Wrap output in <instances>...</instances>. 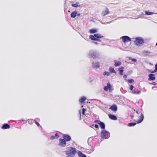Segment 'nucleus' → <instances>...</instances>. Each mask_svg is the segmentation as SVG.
I'll return each instance as SVG.
<instances>
[{
	"label": "nucleus",
	"instance_id": "44",
	"mask_svg": "<svg viewBox=\"0 0 157 157\" xmlns=\"http://www.w3.org/2000/svg\"><path fill=\"white\" fill-rule=\"evenodd\" d=\"M156 46H157V43H156Z\"/></svg>",
	"mask_w": 157,
	"mask_h": 157
},
{
	"label": "nucleus",
	"instance_id": "29",
	"mask_svg": "<svg viewBox=\"0 0 157 157\" xmlns=\"http://www.w3.org/2000/svg\"><path fill=\"white\" fill-rule=\"evenodd\" d=\"M128 82L129 83H132L134 82V80L133 79H130L128 80Z\"/></svg>",
	"mask_w": 157,
	"mask_h": 157
},
{
	"label": "nucleus",
	"instance_id": "17",
	"mask_svg": "<svg viewBox=\"0 0 157 157\" xmlns=\"http://www.w3.org/2000/svg\"><path fill=\"white\" fill-rule=\"evenodd\" d=\"M98 124L100 126L101 128L102 129H104L105 128V126L104 124L102 122H100L98 123Z\"/></svg>",
	"mask_w": 157,
	"mask_h": 157
},
{
	"label": "nucleus",
	"instance_id": "9",
	"mask_svg": "<svg viewBox=\"0 0 157 157\" xmlns=\"http://www.w3.org/2000/svg\"><path fill=\"white\" fill-rule=\"evenodd\" d=\"M155 75L154 74H150L148 75V80H155Z\"/></svg>",
	"mask_w": 157,
	"mask_h": 157
},
{
	"label": "nucleus",
	"instance_id": "7",
	"mask_svg": "<svg viewBox=\"0 0 157 157\" xmlns=\"http://www.w3.org/2000/svg\"><path fill=\"white\" fill-rule=\"evenodd\" d=\"M109 13L110 12L108 8L106 7L105 9L104 10L102 11L101 14L103 16H105L109 14Z\"/></svg>",
	"mask_w": 157,
	"mask_h": 157
},
{
	"label": "nucleus",
	"instance_id": "36",
	"mask_svg": "<svg viewBox=\"0 0 157 157\" xmlns=\"http://www.w3.org/2000/svg\"><path fill=\"white\" fill-rule=\"evenodd\" d=\"M100 122H101V121H100V120H96L95 121H94V123H98H98H99Z\"/></svg>",
	"mask_w": 157,
	"mask_h": 157
},
{
	"label": "nucleus",
	"instance_id": "38",
	"mask_svg": "<svg viewBox=\"0 0 157 157\" xmlns=\"http://www.w3.org/2000/svg\"><path fill=\"white\" fill-rule=\"evenodd\" d=\"M132 61H133L134 62H136V60L135 59H134V58L133 59H132Z\"/></svg>",
	"mask_w": 157,
	"mask_h": 157
},
{
	"label": "nucleus",
	"instance_id": "8",
	"mask_svg": "<svg viewBox=\"0 0 157 157\" xmlns=\"http://www.w3.org/2000/svg\"><path fill=\"white\" fill-rule=\"evenodd\" d=\"M63 139L65 140L66 142L69 141L71 139V136L67 134H63Z\"/></svg>",
	"mask_w": 157,
	"mask_h": 157
},
{
	"label": "nucleus",
	"instance_id": "42",
	"mask_svg": "<svg viewBox=\"0 0 157 157\" xmlns=\"http://www.w3.org/2000/svg\"><path fill=\"white\" fill-rule=\"evenodd\" d=\"M136 113H137V114H138V111H136Z\"/></svg>",
	"mask_w": 157,
	"mask_h": 157
},
{
	"label": "nucleus",
	"instance_id": "23",
	"mask_svg": "<svg viewBox=\"0 0 157 157\" xmlns=\"http://www.w3.org/2000/svg\"><path fill=\"white\" fill-rule=\"evenodd\" d=\"M97 30L96 29H90L89 31V32L91 33H94L97 32Z\"/></svg>",
	"mask_w": 157,
	"mask_h": 157
},
{
	"label": "nucleus",
	"instance_id": "43",
	"mask_svg": "<svg viewBox=\"0 0 157 157\" xmlns=\"http://www.w3.org/2000/svg\"><path fill=\"white\" fill-rule=\"evenodd\" d=\"M90 56H91V57H93V56H92V55H91Z\"/></svg>",
	"mask_w": 157,
	"mask_h": 157
},
{
	"label": "nucleus",
	"instance_id": "39",
	"mask_svg": "<svg viewBox=\"0 0 157 157\" xmlns=\"http://www.w3.org/2000/svg\"><path fill=\"white\" fill-rule=\"evenodd\" d=\"M98 126L97 124H95V127L96 128H98Z\"/></svg>",
	"mask_w": 157,
	"mask_h": 157
},
{
	"label": "nucleus",
	"instance_id": "16",
	"mask_svg": "<svg viewBox=\"0 0 157 157\" xmlns=\"http://www.w3.org/2000/svg\"><path fill=\"white\" fill-rule=\"evenodd\" d=\"M78 155L79 157H87L85 155L80 151L78 152Z\"/></svg>",
	"mask_w": 157,
	"mask_h": 157
},
{
	"label": "nucleus",
	"instance_id": "2",
	"mask_svg": "<svg viewBox=\"0 0 157 157\" xmlns=\"http://www.w3.org/2000/svg\"><path fill=\"white\" fill-rule=\"evenodd\" d=\"M144 115L142 113H141V115L139 117V120L136 122V123H130L128 124V126L129 127H132L134 126L136 124H139L141 123L143 120L144 119Z\"/></svg>",
	"mask_w": 157,
	"mask_h": 157
},
{
	"label": "nucleus",
	"instance_id": "19",
	"mask_svg": "<svg viewBox=\"0 0 157 157\" xmlns=\"http://www.w3.org/2000/svg\"><path fill=\"white\" fill-rule=\"evenodd\" d=\"M77 14V12L76 11H74L72 12L71 15V16L72 18H75Z\"/></svg>",
	"mask_w": 157,
	"mask_h": 157
},
{
	"label": "nucleus",
	"instance_id": "4",
	"mask_svg": "<svg viewBox=\"0 0 157 157\" xmlns=\"http://www.w3.org/2000/svg\"><path fill=\"white\" fill-rule=\"evenodd\" d=\"M101 137L103 139H107L108 138L109 132L105 130H103L101 132Z\"/></svg>",
	"mask_w": 157,
	"mask_h": 157
},
{
	"label": "nucleus",
	"instance_id": "31",
	"mask_svg": "<svg viewBox=\"0 0 157 157\" xmlns=\"http://www.w3.org/2000/svg\"><path fill=\"white\" fill-rule=\"evenodd\" d=\"M72 6L73 7H78V4L76 3V4H72Z\"/></svg>",
	"mask_w": 157,
	"mask_h": 157
},
{
	"label": "nucleus",
	"instance_id": "34",
	"mask_svg": "<svg viewBox=\"0 0 157 157\" xmlns=\"http://www.w3.org/2000/svg\"><path fill=\"white\" fill-rule=\"evenodd\" d=\"M143 52L144 53H151L150 52L147 51H143Z\"/></svg>",
	"mask_w": 157,
	"mask_h": 157
},
{
	"label": "nucleus",
	"instance_id": "33",
	"mask_svg": "<svg viewBox=\"0 0 157 157\" xmlns=\"http://www.w3.org/2000/svg\"><path fill=\"white\" fill-rule=\"evenodd\" d=\"M55 137H56V138H58L59 137V135H58V134L57 133H56L55 134Z\"/></svg>",
	"mask_w": 157,
	"mask_h": 157
},
{
	"label": "nucleus",
	"instance_id": "32",
	"mask_svg": "<svg viewBox=\"0 0 157 157\" xmlns=\"http://www.w3.org/2000/svg\"><path fill=\"white\" fill-rule=\"evenodd\" d=\"M34 121L35 123L36 124V125L38 126H40V124L38 122H37L35 120H34Z\"/></svg>",
	"mask_w": 157,
	"mask_h": 157
},
{
	"label": "nucleus",
	"instance_id": "6",
	"mask_svg": "<svg viewBox=\"0 0 157 157\" xmlns=\"http://www.w3.org/2000/svg\"><path fill=\"white\" fill-rule=\"evenodd\" d=\"M59 143L58 144V145L62 147H65L66 145V141L63 139L60 138L59 139Z\"/></svg>",
	"mask_w": 157,
	"mask_h": 157
},
{
	"label": "nucleus",
	"instance_id": "5",
	"mask_svg": "<svg viewBox=\"0 0 157 157\" xmlns=\"http://www.w3.org/2000/svg\"><path fill=\"white\" fill-rule=\"evenodd\" d=\"M123 42L125 43L131 41V39L130 37L127 36H123L121 37Z\"/></svg>",
	"mask_w": 157,
	"mask_h": 157
},
{
	"label": "nucleus",
	"instance_id": "35",
	"mask_svg": "<svg viewBox=\"0 0 157 157\" xmlns=\"http://www.w3.org/2000/svg\"><path fill=\"white\" fill-rule=\"evenodd\" d=\"M133 88H134V86L132 85H131L130 86V89L131 90H132Z\"/></svg>",
	"mask_w": 157,
	"mask_h": 157
},
{
	"label": "nucleus",
	"instance_id": "26",
	"mask_svg": "<svg viewBox=\"0 0 157 157\" xmlns=\"http://www.w3.org/2000/svg\"><path fill=\"white\" fill-rule=\"evenodd\" d=\"M109 71L112 73H116V71H115L114 69L112 67H110L109 68Z\"/></svg>",
	"mask_w": 157,
	"mask_h": 157
},
{
	"label": "nucleus",
	"instance_id": "13",
	"mask_svg": "<svg viewBox=\"0 0 157 157\" xmlns=\"http://www.w3.org/2000/svg\"><path fill=\"white\" fill-rule=\"evenodd\" d=\"M108 116H109V118L111 120H116L117 119V117L114 115L109 114L108 115Z\"/></svg>",
	"mask_w": 157,
	"mask_h": 157
},
{
	"label": "nucleus",
	"instance_id": "24",
	"mask_svg": "<svg viewBox=\"0 0 157 157\" xmlns=\"http://www.w3.org/2000/svg\"><path fill=\"white\" fill-rule=\"evenodd\" d=\"M148 71L151 73H155L157 71V63L155 65V69L154 70L151 71V70H148Z\"/></svg>",
	"mask_w": 157,
	"mask_h": 157
},
{
	"label": "nucleus",
	"instance_id": "28",
	"mask_svg": "<svg viewBox=\"0 0 157 157\" xmlns=\"http://www.w3.org/2000/svg\"><path fill=\"white\" fill-rule=\"evenodd\" d=\"M103 75H106L107 76H109V75H110V74L109 72H106V71H105V72H104L103 73Z\"/></svg>",
	"mask_w": 157,
	"mask_h": 157
},
{
	"label": "nucleus",
	"instance_id": "41",
	"mask_svg": "<svg viewBox=\"0 0 157 157\" xmlns=\"http://www.w3.org/2000/svg\"><path fill=\"white\" fill-rule=\"evenodd\" d=\"M127 75H124L123 76V77L124 78H127Z\"/></svg>",
	"mask_w": 157,
	"mask_h": 157
},
{
	"label": "nucleus",
	"instance_id": "37",
	"mask_svg": "<svg viewBox=\"0 0 157 157\" xmlns=\"http://www.w3.org/2000/svg\"><path fill=\"white\" fill-rule=\"evenodd\" d=\"M55 138V136H52L51 137V140H53Z\"/></svg>",
	"mask_w": 157,
	"mask_h": 157
},
{
	"label": "nucleus",
	"instance_id": "22",
	"mask_svg": "<svg viewBox=\"0 0 157 157\" xmlns=\"http://www.w3.org/2000/svg\"><path fill=\"white\" fill-rule=\"evenodd\" d=\"M121 64V63L120 61L117 62V61H114V65L116 67L120 66Z\"/></svg>",
	"mask_w": 157,
	"mask_h": 157
},
{
	"label": "nucleus",
	"instance_id": "12",
	"mask_svg": "<svg viewBox=\"0 0 157 157\" xmlns=\"http://www.w3.org/2000/svg\"><path fill=\"white\" fill-rule=\"evenodd\" d=\"M93 67L95 68H98L100 67L99 62L94 63H92Z\"/></svg>",
	"mask_w": 157,
	"mask_h": 157
},
{
	"label": "nucleus",
	"instance_id": "30",
	"mask_svg": "<svg viewBox=\"0 0 157 157\" xmlns=\"http://www.w3.org/2000/svg\"><path fill=\"white\" fill-rule=\"evenodd\" d=\"M86 109H84V108H83L82 109V114L83 115H85V112L86 111Z\"/></svg>",
	"mask_w": 157,
	"mask_h": 157
},
{
	"label": "nucleus",
	"instance_id": "20",
	"mask_svg": "<svg viewBox=\"0 0 157 157\" xmlns=\"http://www.w3.org/2000/svg\"><path fill=\"white\" fill-rule=\"evenodd\" d=\"M94 36H95L97 38V40H98V38H100L102 37L103 36H102L101 35L99 34H94Z\"/></svg>",
	"mask_w": 157,
	"mask_h": 157
},
{
	"label": "nucleus",
	"instance_id": "40",
	"mask_svg": "<svg viewBox=\"0 0 157 157\" xmlns=\"http://www.w3.org/2000/svg\"><path fill=\"white\" fill-rule=\"evenodd\" d=\"M130 117L132 119H133V118L134 117V116L133 115H130Z\"/></svg>",
	"mask_w": 157,
	"mask_h": 157
},
{
	"label": "nucleus",
	"instance_id": "21",
	"mask_svg": "<svg viewBox=\"0 0 157 157\" xmlns=\"http://www.w3.org/2000/svg\"><path fill=\"white\" fill-rule=\"evenodd\" d=\"M89 37L92 40H97V38H96V37L94 36V35H90Z\"/></svg>",
	"mask_w": 157,
	"mask_h": 157
},
{
	"label": "nucleus",
	"instance_id": "1",
	"mask_svg": "<svg viewBox=\"0 0 157 157\" xmlns=\"http://www.w3.org/2000/svg\"><path fill=\"white\" fill-rule=\"evenodd\" d=\"M75 148L72 147H68L65 151L66 154L69 156L74 157L77 153Z\"/></svg>",
	"mask_w": 157,
	"mask_h": 157
},
{
	"label": "nucleus",
	"instance_id": "27",
	"mask_svg": "<svg viewBox=\"0 0 157 157\" xmlns=\"http://www.w3.org/2000/svg\"><path fill=\"white\" fill-rule=\"evenodd\" d=\"M145 14L147 15H151L153 14L154 13L152 12H150L148 11H145Z\"/></svg>",
	"mask_w": 157,
	"mask_h": 157
},
{
	"label": "nucleus",
	"instance_id": "10",
	"mask_svg": "<svg viewBox=\"0 0 157 157\" xmlns=\"http://www.w3.org/2000/svg\"><path fill=\"white\" fill-rule=\"evenodd\" d=\"M107 86H105L104 87V90L105 91H107L109 89L111 90L112 88L111 85L109 82L107 83Z\"/></svg>",
	"mask_w": 157,
	"mask_h": 157
},
{
	"label": "nucleus",
	"instance_id": "25",
	"mask_svg": "<svg viewBox=\"0 0 157 157\" xmlns=\"http://www.w3.org/2000/svg\"><path fill=\"white\" fill-rule=\"evenodd\" d=\"M132 93L134 94H139L141 93V91L140 90H134Z\"/></svg>",
	"mask_w": 157,
	"mask_h": 157
},
{
	"label": "nucleus",
	"instance_id": "14",
	"mask_svg": "<svg viewBox=\"0 0 157 157\" xmlns=\"http://www.w3.org/2000/svg\"><path fill=\"white\" fill-rule=\"evenodd\" d=\"M10 127L9 124H6L2 125V128L3 129H8L10 128Z\"/></svg>",
	"mask_w": 157,
	"mask_h": 157
},
{
	"label": "nucleus",
	"instance_id": "45",
	"mask_svg": "<svg viewBox=\"0 0 157 157\" xmlns=\"http://www.w3.org/2000/svg\"><path fill=\"white\" fill-rule=\"evenodd\" d=\"M80 115H81V113H80Z\"/></svg>",
	"mask_w": 157,
	"mask_h": 157
},
{
	"label": "nucleus",
	"instance_id": "3",
	"mask_svg": "<svg viewBox=\"0 0 157 157\" xmlns=\"http://www.w3.org/2000/svg\"><path fill=\"white\" fill-rule=\"evenodd\" d=\"M144 42V40L140 37H136L134 41L135 44L137 46H140L143 44Z\"/></svg>",
	"mask_w": 157,
	"mask_h": 157
},
{
	"label": "nucleus",
	"instance_id": "15",
	"mask_svg": "<svg viewBox=\"0 0 157 157\" xmlns=\"http://www.w3.org/2000/svg\"><path fill=\"white\" fill-rule=\"evenodd\" d=\"M86 97H82L79 100V101L81 104L84 103H85V101L86 100Z\"/></svg>",
	"mask_w": 157,
	"mask_h": 157
},
{
	"label": "nucleus",
	"instance_id": "18",
	"mask_svg": "<svg viewBox=\"0 0 157 157\" xmlns=\"http://www.w3.org/2000/svg\"><path fill=\"white\" fill-rule=\"evenodd\" d=\"M124 68V67H122L118 69V71H119V74L121 75H122L123 74Z\"/></svg>",
	"mask_w": 157,
	"mask_h": 157
},
{
	"label": "nucleus",
	"instance_id": "11",
	"mask_svg": "<svg viewBox=\"0 0 157 157\" xmlns=\"http://www.w3.org/2000/svg\"><path fill=\"white\" fill-rule=\"evenodd\" d=\"M109 109L114 112H116L117 110V107L116 105L114 104L112 105Z\"/></svg>",
	"mask_w": 157,
	"mask_h": 157
}]
</instances>
